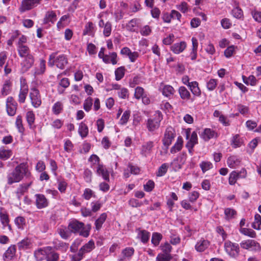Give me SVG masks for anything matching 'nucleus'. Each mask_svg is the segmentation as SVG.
Returning a JSON list of instances; mask_svg holds the SVG:
<instances>
[{
  "label": "nucleus",
  "instance_id": "e433bc0d",
  "mask_svg": "<svg viewBox=\"0 0 261 261\" xmlns=\"http://www.w3.org/2000/svg\"><path fill=\"white\" fill-rule=\"evenodd\" d=\"M63 103L60 101H57L54 105L52 110L55 114L58 115L61 113L63 110Z\"/></svg>",
  "mask_w": 261,
  "mask_h": 261
},
{
  "label": "nucleus",
  "instance_id": "a878e982",
  "mask_svg": "<svg viewBox=\"0 0 261 261\" xmlns=\"http://www.w3.org/2000/svg\"><path fill=\"white\" fill-rule=\"evenodd\" d=\"M227 163L229 167L235 168L237 166L239 165L240 160L236 156H231L228 158Z\"/></svg>",
  "mask_w": 261,
  "mask_h": 261
},
{
  "label": "nucleus",
  "instance_id": "9b49d317",
  "mask_svg": "<svg viewBox=\"0 0 261 261\" xmlns=\"http://www.w3.org/2000/svg\"><path fill=\"white\" fill-rule=\"evenodd\" d=\"M17 103L12 97H9L7 99V111L9 115L14 116L16 114Z\"/></svg>",
  "mask_w": 261,
  "mask_h": 261
},
{
  "label": "nucleus",
  "instance_id": "680f3d73",
  "mask_svg": "<svg viewBox=\"0 0 261 261\" xmlns=\"http://www.w3.org/2000/svg\"><path fill=\"white\" fill-rule=\"evenodd\" d=\"M94 195V192L90 189H86L83 194V197L86 200H89Z\"/></svg>",
  "mask_w": 261,
  "mask_h": 261
},
{
  "label": "nucleus",
  "instance_id": "72a5a7b5",
  "mask_svg": "<svg viewBox=\"0 0 261 261\" xmlns=\"http://www.w3.org/2000/svg\"><path fill=\"white\" fill-rule=\"evenodd\" d=\"M161 248L163 252L164 253H160V254L167 255L169 257V260L171 259L170 252H171L172 249L171 246L168 243L166 242L161 246Z\"/></svg>",
  "mask_w": 261,
  "mask_h": 261
},
{
  "label": "nucleus",
  "instance_id": "c756f323",
  "mask_svg": "<svg viewBox=\"0 0 261 261\" xmlns=\"http://www.w3.org/2000/svg\"><path fill=\"white\" fill-rule=\"evenodd\" d=\"M153 146V142L149 141L146 142L142 146V153L145 155L146 153H149L151 150Z\"/></svg>",
  "mask_w": 261,
  "mask_h": 261
},
{
  "label": "nucleus",
  "instance_id": "f8f14e48",
  "mask_svg": "<svg viewBox=\"0 0 261 261\" xmlns=\"http://www.w3.org/2000/svg\"><path fill=\"white\" fill-rule=\"evenodd\" d=\"M42 0H23L20 10L21 12L29 10L39 4Z\"/></svg>",
  "mask_w": 261,
  "mask_h": 261
},
{
  "label": "nucleus",
  "instance_id": "49530a36",
  "mask_svg": "<svg viewBox=\"0 0 261 261\" xmlns=\"http://www.w3.org/2000/svg\"><path fill=\"white\" fill-rule=\"evenodd\" d=\"M130 115V111H125L123 113L121 119H120L119 123L121 125L125 124L127 122V121L129 118Z\"/></svg>",
  "mask_w": 261,
  "mask_h": 261
},
{
  "label": "nucleus",
  "instance_id": "69168bd1",
  "mask_svg": "<svg viewBox=\"0 0 261 261\" xmlns=\"http://www.w3.org/2000/svg\"><path fill=\"white\" fill-rule=\"evenodd\" d=\"M241 232L244 235L248 236L251 238L255 237V232L251 229L244 228L241 230Z\"/></svg>",
  "mask_w": 261,
  "mask_h": 261
},
{
  "label": "nucleus",
  "instance_id": "de8ad7c7",
  "mask_svg": "<svg viewBox=\"0 0 261 261\" xmlns=\"http://www.w3.org/2000/svg\"><path fill=\"white\" fill-rule=\"evenodd\" d=\"M200 167L203 173L210 170L213 167V165L210 162L203 161L200 164Z\"/></svg>",
  "mask_w": 261,
  "mask_h": 261
},
{
  "label": "nucleus",
  "instance_id": "c03bdc74",
  "mask_svg": "<svg viewBox=\"0 0 261 261\" xmlns=\"http://www.w3.org/2000/svg\"><path fill=\"white\" fill-rule=\"evenodd\" d=\"M243 82L247 85L254 86L256 83V78L253 75H250L248 77L243 76Z\"/></svg>",
  "mask_w": 261,
  "mask_h": 261
},
{
  "label": "nucleus",
  "instance_id": "864d4df0",
  "mask_svg": "<svg viewBox=\"0 0 261 261\" xmlns=\"http://www.w3.org/2000/svg\"><path fill=\"white\" fill-rule=\"evenodd\" d=\"M15 223L19 229H23L25 224V219L22 217H18L15 220Z\"/></svg>",
  "mask_w": 261,
  "mask_h": 261
},
{
  "label": "nucleus",
  "instance_id": "7c9ffc66",
  "mask_svg": "<svg viewBox=\"0 0 261 261\" xmlns=\"http://www.w3.org/2000/svg\"><path fill=\"white\" fill-rule=\"evenodd\" d=\"M107 214L102 213L95 221V226L97 230H99L102 226L103 223L107 218Z\"/></svg>",
  "mask_w": 261,
  "mask_h": 261
},
{
  "label": "nucleus",
  "instance_id": "a19ab883",
  "mask_svg": "<svg viewBox=\"0 0 261 261\" xmlns=\"http://www.w3.org/2000/svg\"><path fill=\"white\" fill-rule=\"evenodd\" d=\"M174 92V88L170 85H166L163 89V94L168 97L173 95Z\"/></svg>",
  "mask_w": 261,
  "mask_h": 261
},
{
  "label": "nucleus",
  "instance_id": "20e7f679",
  "mask_svg": "<svg viewBox=\"0 0 261 261\" xmlns=\"http://www.w3.org/2000/svg\"><path fill=\"white\" fill-rule=\"evenodd\" d=\"M224 249L227 254L231 257L236 258L240 253V247L238 244L226 241L224 243Z\"/></svg>",
  "mask_w": 261,
  "mask_h": 261
},
{
  "label": "nucleus",
  "instance_id": "6e6552de",
  "mask_svg": "<svg viewBox=\"0 0 261 261\" xmlns=\"http://www.w3.org/2000/svg\"><path fill=\"white\" fill-rule=\"evenodd\" d=\"M175 136L174 129L172 127H167L163 140L164 145L168 147L172 143Z\"/></svg>",
  "mask_w": 261,
  "mask_h": 261
},
{
  "label": "nucleus",
  "instance_id": "5701e85b",
  "mask_svg": "<svg viewBox=\"0 0 261 261\" xmlns=\"http://www.w3.org/2000/svg\"><path fill=\"white\" fill-rule=\"evenodd\" d=\"M180 97L184 100H189L191 97V94L187 89L184 86H180L178 90Z\"/></svg>",
  "mask_w": 261,
  "mask_h": 261
},
{
  "label": "nucleus",
  "instance_id": "aec40b11",
  "mask_svg": "<svg viewBox=\"0 0 261 261\" xmlns=\"http://www.w3.org/2000/svg\"><path fill=\"white\" fill-rule=\"evenodd\" d=\"M210 243L207 240L201 239L195 245V249L198 252L204 251L209 246Z\"/></svg>",
  "mask_w": 261,
  "mask_h": 261
},
{
  "label": "nucleus",
  "instance_id": "09e8293b",
  "mask_svg": "<svg viewBox=\"0 0 261 261\" xmlns=\"http://www.w3.org/2000/svg\"><path fill=\"white\" fill-rule=\"evenodd\" d=\"M12 151L10 150H0V159L6 160L9 159L12 155Z\"/></svg>",
  "mask_w": 261,
  "mask_h": 261
},
{
  "label": "nucleus",
  "instance_id": "2eb2a0df",
  "mask_svg": "<svg viewBox=\"0 0 261 261\" xmlns=\"http://www.w3.org/2000/svg\"><path fill=\"white\" fill-rule=\"evenodd\" d=\"M57 20V15L54 11H48L46 12L43 18V23L49 25L54 24Z\"/></svg>",
  "mask_w": 261,
  "mask_h": 261
},
{
  "label": "nucleus",
  "instance_id": "393cba45",
  "mask_svg": "<svg viewBox=\"0 0 261 261\" xmlns=\"http://www.w3.org/2000/svg\"><path fill=\"white\" fill-rule=\"evenodd\" d=\"M17 50L20 57L23 58L30 55V51L29 48L24 45H19L18 46Z\"/></svg>",
  "mask_w": 261,
  "mask_h": 261
},
{
  "label": "nucleus",
  "instance_id": "412c9836",
  "mask_svg": "<svg viewBox=\"0 0 261 261\" xmlns=\"http://www.w3.org/2000/svg\"><path fill=\"white\" fill-rule=\"evenodd\" d=\"M189 88L192 94L196 96H200L201 95V90L198 87V84L197 82H192L189 84Z\"/></svg>",
  "mask_w": 261,
  "mask_h": 261
},
{
  "label": "nucleus",
  "instance_id": "c9c22d12",
  "mask_svg": "<svg viewBox=\"0 0 261 261\" xmlns=\"http://www.w3.org/2000/svg\"><path fill=\"white\" fill-rule=\"evenodd\" d=\"M58 232L61 238L64 239H67L68 238L71 233L70 230L68 229V227L67 228L65 227L59 228Z\"/></svg>",
  "mask_w": 261,
  "mask_h": 261
},
{
  "label": "nucleus",
  "instance_id": "bf43d9fd",
  "mask_svg": "<svg viewBox=\"0 0 261 261\" xmlns=\"http://www.w3.org/2000/svg\"><path fill=\"white\" fill-rule=\"evenodd\" d=\"M27 120L29 125L33 124L35 121V114L33 111H29L26 115Z\"/></svg>",
  "mask_w": 261,
  "mask_h": 261
},
{
  "label": "nucleus",
  "instance_id": "f3484780",
  "mask_svg": "<svg viewBox=\"0 0 261 261\" xmlns=\"http://www.w3.org/2000/svg\"><path fill=\"white\" fill-rule=\"evenodd\" d=\"M23 58H24V59L21 63L22 68L24 71H26L33 65L34 59L32 55L23 57Z\"/></svg>",
  "mask_w": 261,
  "mask_h": 261
},
{
  "label": "nucleus",
  "instance_id": "a18cd8bd",
  "mask_svg": "<svg viewBox=\"0 0 261 261\" xmlns=\"http://www.w3.org/2000/svg\"><path fill=\"white\" fill-rule=\"evenodd\" d=\"M261 224V216L257 214L254 216V222L252 223V227L254 229H260V225Z\"/></svg>",
  "mask_w": 261,
  "mask_h": 261
},
{
  "label": "nucleus",
  "instance_id": "13d9d810",
  "mask_svg": "<svg viewBox=\"0 0 261 261\" xmlns=\"http://www.w3.org/2000/svg\"><path fill=\"white\" fill-rule=\"evenodd\" d=\"M232 14L233 17L240 19L243 16L242 10L239 7H236L232 10Z\"/></svg>",
  "mask_w": 261,
  "mask_h": 261
},
{
  "label": "nucleus",
  "instance_id": "58836bf2",
  "mask_svg": "<svg viewBox=\"0 0 261 261\" xmlns=\"http://www.w3.org/2000/svg\"><path fill=\"white\" fill-rule=\"evenodd\" d=\"M46 69L45 61L41 59L40 62L39 67L36 69L35 71V74H43Z\"/></svg>",
  "mask_w": 261,
  "mask_h": 261
},
{
  "label": "nucleus",
  "instance_id": "473e14b6",
  "mask_svg": "<svg viewBox=\"0 0 261 261\" xmlns=\"http://www.w3.org/2000/svg\"><path fill=\"white\" fill-rule=\"evenodd\" d=\"M138 20L137 19H132L126 24V29L130 32H136V27H137Z\"/></svg>",
  "mask_w": 261,
  "mask_h": 261
},
{
  "label": "nucleus",
  "instance_id": "f704fd0d",
  "mask_svg": "<svg viewBox=\"0 0 261 261\" xmlns=\"http://www.w3.org/2000/svg\"><path fill=\"white\" fill-rule=\"evenodd\" d=\"M125 69L123 66L118 68L115 71V79L117 81H119L124 75Z\"/></svg>",
  "mask_w": 261,
  "mask_h": 261
},
{
  "label": "nucleus",
  "instance_id": "79ce46f5",
  "mask_svg": "<svg viewBox=\"0 0 261 261\" xmlns=\"http://www.w3.org/2000/svg\"><path fill=\"white\" fill-rule=\"evenodd\" d=\"M49 253L48 255L46 257L47 261H57L59 258L58 254L56 253L52 247H51V249H50Z\"/></svg>",
  "mask_w": 261,
  "mask_h": 261
},
{
  "label": "nucleus",
  "instance_id": "4be33fe9",
  "mask_svg": "<svg viewBox=\"0 0 261 261\" xmlns=\"http://www.w3.org/2000/svg\"><path fill=\"white\" fill-rule=\"evenodd\" d=\"M216 133L210 128H206L200 135V137L204 141H207L215 137Z\"/></svg>",
  "mask_w": 261,
  "mask_h": 261
},
{
  "label": "nucleus",
  "instance_id": "052dcab7",
  "mask_svg": "<svg viewBox=\"0 0 261 261\" xmlns=\"http://www.w3.org/2000/svg\"><path fill=\"white\" fill-rule=\"evenodd\" d=\"M168 166L167 164L164 163L161 165L159 168L157 175L159 176H162L167 172Z\"/></svg>",
  "mask_w": 261,
  "mask_h": 261
},
{
  "label": "nucleus",
  "instance_id": "c85d7f7f",
  "mask_svg": "<svg viewBox=\"0 0 261 261\" xmlns=\"http://www.w3.org/2000/svg\"><path fill=\"white\" fill-rule=\"evenodd\" d=\"M79 133L82 138L86 137L88 134V126L83 122L80 124Z\"/></svg>",
  "mask_w": 261,
  "mask_h": 261
},
{
  "label": "nucleus",
  "instance_id": "ddd939ff",
  "mask_svg": "<svg viewBox=\"0 0 261 261\" xmlns=\"http://www.w3.org/2000/svg\"><path fill=\"white\" fill-rule=\"evenodd\" d=\"M186 161V154L182 153V154L174 160L171 163V165L174 171L180 169Z\"/></svg>",
  "mask_w": 261,
  "mask_h": 261
},
{
  "label": "nucleus",
  "instance_id": "774afa93",
  "mask_svg": "<svg viewBox=\"0 0 261 261\" xmlns=\"http://www.w3.org/2000/svg\"><path fill=\"white\" fill-rule=\"evenodd\" d=\"M251 15L256 21L261 23V12L253 11L251 12Z\"/></svg>",
  "mask_w": 261,
  "mask_h": 261
},
{
  "label": "nucleus",
  "instance_id": "6ab92c4d",
  "mask_svg": "<svg viewBox=\"0 0 261 261\" xmlns=\"http://www.w3.org/2000/svg\"><path fill=\"white\" fill-rule=\"evenodd\" d=\"M97 174L101 176L103 179L109 181V173L106 167L101 164H98L96 169Z\"/></svg>",
  "mask_w": 261,
  "mask_h": 261
},
{
  "label": "nucleus",
  "instance_id": "dca6fc26",
  "mask_svg": "<svg viewBox=\"0 0 261 261\" xmlns=\"http://www.w3.org/2000/svg\"><path fill=\"white\" fill-rule=\"evenodd\" d=\"M36 204L38 208H42L48 205V201L42 194H37L35 195Z\"/></svg>",
  "mask_w": 261,
  "mask_h": 261
},
{
  "label": "nucleus",
  "instance_id": "37998d69",
  "mask_svg": "<svg viewBox=\"0 0 261 261\" xmlns=\"http://www.w3.org/2000/svg\"><path fill=\"white\" fill-rule=\"evenodd\" d=\"M162 238V235L158 232H154L151 238V242L154 246H158Z\"/></svg>",
  "mask_w": 261,
  "mask_h": 261
},
{
  "label": "nucleus",
  "instance_id": "603ef678",
  "mask_svg": "<svg viewBox=\"0 0 261 261\" xmlns=\"http://www.w3.org/2000/svg\"><path fill=\"white\" fill-rule=\"evenodd\" d=\"M145 94L144 90L143 88L139 86L136 88L135 91V97L136 99H140Z\"/></svg>",
  "mask_w": 261,
  "mask_h": 261
},
{
  "label": "nucleus",
  "instance_id": "338daca9",
  "mask_svg": "<svg viewBox=\"0 0 261 261\" xmlns=\"http://www.w3.org/2000/svg\"><path fill=\"white\" fill-rule=\"evenodd\" d=\"M217 85V81L215 79H211L207 83V88L208 90L212 91L215 89Z\"/></svg>",
  "mask_w": 261,
  "mask_h": 261
},
{
  "label": "nucleus",
  "instance_id": "bb28decb",
  "mask_svg": "<svg viewBox=\"0 0 261 261\" xmlns=\"http://www.w3.org/2000/svg\"><path fill=\"white\" fill-rule=\"evenodd\" d=\"M16 247L15 245L10 246L4 254L3 257L6 259H11L15 254Z\"/></svg>",
  "mask_w": 261,
  "mask_h": 261
},
{
  "label": "nucleus",
  "instance_id": "3c124183",
  "mask_svg": "<svg viewBox=\"0 0 261 261\" xmlns=\"http://www.w3.org/2000/svg\"><path fill=\"white\" fill-rule=\"evenodd\" d=\"M31 183L32 182H30L28 184L25 183L20 185L17 190V193L22 195L25 191H27L28 189L31 185Z\"/></svg>",
  "mask_w": 261,
  "mask_h": 261
},
{
  "label": "nucleus",
  "instance_id": "2f4dec72",
  "mask_svg": "<svg viewBox=\"0 0 261 261\" xmlns=\"http://www.w3.org/2000/svg\"><path fill=\"white\" fill-rule=\"evenodd\" d=\"M31 245V241L28 239L22 240L17 244L19 250H24L28 249L30 247Z\"/></svg>",
  "mask_w": 261,
  "mask_h": 261
},
{
  "label": "nucleus",
  "instance_id": "4d7b16f0",
  "mask_svg": "<svg viewBox=\"0 0 261 261\" xmlns=\"http://www.w3.org/2000/svg\"><path fill=\"white\" fill-rule=\"evenodd\" d=\"M198 143V138L196 132H193L190 140L187 142V144L192 145L194 146L195 144Z\"/></svg>",
  "mask_w": 261,
  "mask_h": 261
},
{
  "label": "nucleus",
  "instance_id": "0e129e2a",
  "mask_svg": "<svg viewBox=\"0 0 261 261\" xmlns=\"http://www.w3.org/2000/svg\"><path fill=\"white\" fill-rule=\"evenodd\" d=\"M134 253V249L132 247L126 248L122 251V254L124 257H129Z\"/></svg>",
  "mask_w": 261,
  "mask_h": 261
},
{
  "label": "nucleus",
  "instance_id": "cd10ccee",
  "mask_svg": "<svg viewBox=\"0 0 261 261\" xmlns=\"http://www.w3.org/2000/svg\"><path fill=\"white\" fill-rule=\"evenodd\" d=\"M183 141L181 137H178L174 145L172 147L170 152L175 153L181 150L182 147Z\"/></svg>",
  "mask_w": 261,
  "mask_h": 261
},
{
  "label": "nucleus",
  "instance_id": "0eeeda50",
  "mask_svg": "<svg viewBox=\"0 0 261 261\" xmlns=\"http://www.w3.org/2000/svg\"><path fill=\"white\" fill-rule=\"evenodd\" d=\"M240 246L244 249L252 251H259L261 248L259 243L253 240L243 241L240 243Z\"/></svg>",
  "mask_w": 261,
  "mask_h": 261
},
{
  "label": "nucleus",
  "instance_id": "1a4fd4ad",
  "mask_svg": "<svg viewBox=\"0 0 261 261\" xmlns=\"http://www.w3.org/2000/svg\"><path fill=\"white\" fill-rule=\"evenodd\" d=\"M30 97L32 104L35 108H38L41 105V99L38 90L35 88L32 89Z\"/></svg>",
  "mask_w": 261,
  "mask_h": 261
},
{
  "label": "nucleus",
  "instance_id": "e2e57ef3",
  "mask_svg": "<svg viewBox=\"0 0 261 261\" xmlns=\"http://www.w3.org/2000/svg\"><path fill=\"white\" fill-rule=\"evenodd\" d=\"M177 9L182 13H185L189 11V7L187 3L183 2L180 5L176 6Z\"/></svg>",
  "mask_w": 261,
  "mask_h": 261
},
{
  "label": "nucleus",
  "instance_id": "6e6d98bb",
  "mask_svg": "<svg viewBox=\"0 0 261 261\" xmlns=\"http://www.w3.org/2000/svg\"><path fill=\"white\" fill-rule=\"evenodd\" d=\"M93 104V100L91 97L87 98L84 101V109L87 111L89 112L92 107Z\"/></svg>",
  "mask_w": 261,
  "mask_h": 261
},
{
  "label": "nucleus",
  "instance_id": "b1692460",
  "mask_svg": "<svg viewBox=\"0 0 261 261\" xmlns=\"http://www.w3.org/2000/svg\"><path fill=\"white\" fill-rule=\"evenodd\" d=\"M150 237V233L146 230H138V238L140 239L143 243H147Z\"/></svg>",
  "mask_w": 261,
  "mask_h": 261
},
{
  "label": "nucleus",
  "instance_id": "f257e3e1",
  "mask_svg": "<svg viewBox=\"0 0 261 261\" xmlns=\"http://www.w3.org/2000/svg\"><path fill=\"white\" fill-rule=\"evenodd\" d=\"M30 174L25 164L21 163L17 166L14 170L8 174L7 176V183L12 185L21 181L24 176Z\"/></svg>",
  "mask_w": 261,
  "mask_h": 261
},
{
  "label": "nucleus",
  "instance_id": "f03ea898",
  "mask_svg": "<svg viewBox=\"0 0 261 261\" xmlns=\"http://www.w3.org/2000/svg\"><path fill=\"white\" fill-rule=\"evenodd\" d=\"M55 64L58 68L63 69L68 64L67 59L63 55L56 58V54L53 53L49 56L48 65L50 67H53Z\"/></svg>",
  "mask_w": 261,
  "mask_h": 261
},
{
  "label": "nucleus",
  "instance_id": "9d476101",
  "mask_svg": "<svg viewBox=\"0 0 261 261\" xmlns=\"http://www.w3.org/2000/svg\"><path fill=\"white\" fill-rule=\"evenodd\" d=\"M51 247H45L37 249L34 252V256L38 261H41L46 258V257L50 252Z\"/></svg>",
  "mask_w": 261,
  "mask_h": 261
},
{
  "label": "nucleus",
  "instance_id": "8fccbe9b",
  "mask_svg": "<svg viewBox=\"0 0 261 261\" xmlns=\"http://www.w3.org/2000/svg\"><path fill=\"white\" fill-rule=\"evenodd\" d=\"M103 34L106 37H109L112 31V24L109 21L107 22L103 27Z\"/></svg>",
  "mask_w": 261,
  "mask_h": 261
},
{
  "label": "nucleus",
  "instance_id": "ea45409f",
  "mask_svg": "<svg viewBox=\"0 0 261 261\" xmlns=\"http://www.w3.org/2000/svg\"><path fill=\"white\" fill-rule=\"evenodd\" d=\"M11 84L10 81H5L2 90V94L4 96L7 95L10 91Z\"/></svg>",
  "mask_w": 261,
  "mask_h": 261
},
{
  "label": "nucleus",
  "instance_id": "5fc2aeb1",
  "mask_svg": "<svg viewBox=\"0 0 261 261\" xmlns=\"http://www.w3.org/2000/svg\"><path fill=\"white\" fill-rule=\"evenodd\" d=\"M118 96L122 99H125L128 97L129 93L128 90L125 88H121L117 92Z\"/></svg>",
  "mask_w": 261,
  "mask_h": 261
},
{
  "label": "nucleus",
  "instance_id": "a211bd4d",
  "mask_svg": "<svg viewBox=\"0 0 261 261\" xmlns=\"http://www.w3.org/2000/svg\"><path fill=\"white\" fill-rule=\"evenodd\" d=\"M187 44L185 41L174 44L171 46V50L175 54H178L182 52L186 48Z\"/></svg>",
  "mask_w": 261,
  "mask_h": 261
},
{
  "label": "nucleus",
  "instance_id": "423d86ee",
  "mask_svg": "<svg viewBox=\"0 0 261 261\" xmlns=\"http://www.w3.org/2000/svg\"><path fill=\"white\" fill-rule=\"evenodd\" d=\"M95 247L94 242L91 240L85 244L79 251L77 254L73 257V261H80L84 256V254L90 252Z\"/></svg>",
  "mask_w": 261,
  "mask_h": 261
},
{
  "label": "nucleus",
  "instance_id": "39448f33",
  "mask_svg": "<svg viewBox=\"0 0 261 261\" xmlns=\"http://www.w3.org/2000/svg\"><path fill=\"white\" fill-rule=\"evenodd\" d=\"M162 119V114L159 111L156 112L153 117L149 118L147 122V127L149 131L152 132L158 129Z\"/></svg>",
  "mask_w": 261,
  "mask_h": 261
},
{
  "label": "nucleus",
  "instance_id": "7ed1b4c3",
  "mask_svg": "<svg viewBox=\"0 0 261 261\" xmlns=\"http://www.w3.org/2000/svg\"><path fill=\"white\" fill-rule=\"evenodd\" d=\"M84 224L77 221H72L68 225V229L71 232H79L81 236L87 237L89 235V230L84 227Z\"/></svg>",
  "mask_w": 261,
  "mask_h": 261
},
{
  "label": "nucleus",
  "instance_id": "4c0bfd02",
  "mask_svg": "<svg viewBox=\"0 0 261 261\" xmlns=\"http://www.w3.org/2000/svg\"><path fill=\"white\" fill-rule=\"evenodd\" d=\"M239 178L238 172L236 171L231 172L229 176L228 181L230 185H234L238 179Z\"/></svg>",
  "mask_w": 261,
  "mask_h": 261
},
{
  "label": "nucleus",
  "instance_id": "4468645a",
  "mask_svg": "<svg viewBox=\"0 0 261 261\" xmlns=\"http://www.w3.org/2000/svg\"><path fill=\"white\" fill-rule=\"evenodd\" d=\"M28 92V87L24 80L21 81L20 90L19 94L18 101L20 103H23L25 101L26 96Z\"/></svg>",
  "mask_w": 261,
  "mask_h": 261
}]
</instances>
